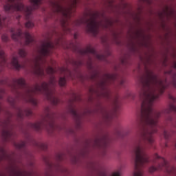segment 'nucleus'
Wrapping results in <instances>:
<instances>
[{
    "label": "nucleus",
    "instance_id": "obj_1",
    "mask_svg": "<svg viewBox=\"0 0 176 176\" xmlns=\"http://www.w3.org/2000/svg\"><path fill=\"white\" fill-rule=\"evenodd\" d=\"M57 45H58V41L56 44L53 43L50 40L43 42L38 49L40 55L34 62V72L35 75L38 76V78H43L45 76V69L47 75L52 76L49 83L43 82L41 85H36L34 87H30L25 83V80L23 78L14 80L12 89L14 90L25 89L26 90L25 95L24 96L25 101L30 102L32 105H34V107L38 105V101L34 98V94H36V93L44 94L47 100L50 101L53 105H57L60 102V99L54 95V86H56L57 81L56 80V78L53 76V74L56 72V70L50 66L45 67L43 65L46 63L44 57L50 56L52 54V50L56 49Z\"/></svg>",
    "mask_w": 176,
    "mask_h": 176
},
{
    "label": "nucleus",
    "instance_id": "obj_2",
    "mask_svg": "<svg viewBox=\"0 0 176 176\" xmlns=\"http://www.w3.org/2000/svg\"><path fill=\"white\" fill-rule=\"evenodd\" d=\"M160 118V113H140L138 122L140 131L138 133L139 140L133 148V159L135 164V172L133 176H144L142 167H145L149 163V157L145 153L146 144H153L152 134L157 133L159 124L157 119Z\"/></svg>",
    "mask_w": 176,
    "mask_h": 176
},
{
    "label": "nucleus",
    "instance_id": "obj_3",
    "mask_svg": "<svg viewBox=\"0 0 176 176\" xmlns=\"http://www.w3.org/2000/svg\"><path fill=\"white\" fill-rule=\"evenodd\" d=\"M78 2L79 0H71L69 6L63 7L58 1H51L53 13L56 16L62 17L60 19V25L65 34H71L72 31L71 24L75 27H82V25H84L87 32L93 34L95 36L98 34V30L100 27L104 28L112 27V21L108 19H105L104 24L102 23V21L97 20L100 17L98 12H90L89 18L85 16L72 22V9H75L78 6Z\"/></svg>",
    "mask_w": 176,
    "mask_h": 176
},
{
    "label": "nucleus",
    "instance_id": "obj_4",
    "mask_svg": "<svg viewBox=\"0 0 176 176\" xmlns=\"http://www.w3.org/2000/svg\"><path fill=\"white\" fill-rule=\"evenodd\" d=\"M8 3L4 6V10L6 13H13V12H23L25 16L28 23H25L26 28H32V10L38 9L39 5L43 3V0H30L32 6H25L21 0H7Z\"/></svg>",
    "mask_w": 176,
    "mask_h": 176
},
{
    "label": "nucleus",
    "instance_id": "obj_5",
    "mask_svg": "<svg viewBox=\"0 0 176 176\" xmlns=\"http://www.w3.org/2000/svg\"><path fill=\"white\" fill-rule=\"evenodd\" d=\"M155 157V163H157V167L151 166L149 168V173H155V171L157 170H160L161 171H164V173H167L169 175L176 176V168L174 166H171L170 164L164 158L159 156L157 154L154 155Z\"/></svg>",
    "mask_w": 176,
    "mask_h": 176
},
{
    "label": "nucleus",
    "instance_id": "obj_6",
    "mask_svg": "<svg viewBox=\"0 0 176 176\" xmlns=\"http://www.w3.org/2000/svg\"><path fill=\"white\" fill-rule=\"evenodd\" d=\"M31 126L32 129H34L36 131H41L43 129H45L47 131H54L56 129L54 118L48 114L47 120L32 124Z\"/></svg>",
    "mask_w": 176,
    "mask_h": 176
},
{
    "label": "nucleus",
    "instance_id": "obj_7",
    "mask_svg": "<svg viewBox=\"0 0 176 176\" xmlns=\"http://www.w3.org/2000/svg\"><path fill=\"white\" fill-rule=\"evenodd\" d=\"M12 38L16 42H21L23 36L25 38V45H28L34 42V37L31 36L28 32L23 33L21 29H18L16 31L14 28H10Z\"/></svg>",
    "mask_w": 176,
    "mask_h": 176
},
{
    "label": "nucleus",
    "instance_id": "obj_8",
    "mask_svg": "<svg viewBox=\"0 0 176 176\" xmlns=\"http://www.w3.org/2000/svg\"><path fill=\"white\" fill-rule=\"evenodd\" d=\"M78 52L80 54H92L95 58H97V60H100V61L105 60V55L98 54V52L91 47H88L83 50H82V49H79Z\"/></svg>",
    "mask_w": 176,
    "mask_h": 176
},
{
    "label": "nucleus",
    "instance_id": "obj_9",
    "mask_svg": "<svg viewBox=\"0 0 176 176\" xmlns=\"http://www.w3.org/2000/svg\"><path fill=\"white\" fill-rule=\"evenodd\" d=\"M1 135L6 141H8V140L12 138V136L13 135V131L9 129V121L4 123V129H3Z\"/></svg>",
    "mask_w": 176,
    "mask_h": 176
},
{
    "label": "nucleus",
    "instance_id": "obj_10",
    "mask_svg": "<svg viewBox=\"0 0 176 176\" xmlns=\"http://www.w3.org/2000/svg\"><path fill=\"white\" fill-rule=\"evenodd\" d=\"M118 79V76L116 74H105L103 80L100 82V86L102 87H105L108 82H115Z\"/></svg>",
    "mask_w": 176,
    "mask_h": 176
},
{
    "label": "nucleus",
    "instance_id": "obj_11",
    "mask_svg": "<svg viewBox=\"0 0 176 176\" xmlns=\"http://www.w3.org/2000/svg\"><path fill=\"white\" fill-rule=\"evenodd\" d=\"M12 64L16 69H21V68H27V62L19 63V56H14L12 60Z\"/></svg>",
    "mask_w": 176,
    "mask_h": 176
},
{
    "label": "nucleus",
    "instance_id": "obj_12",
    "mask_svg": "<svg viewBox=\"0 0 176 176\" xmlns=\"http://www.w3.org/2000/svg\"><path fill=\"white\" fill-rule=\"evenodd\" d=\"M24 116H32V110L31 109H19L18 118L19 119H23Z\"/></svg>",
    "mask_w": 176,
    "mask_h": 176
},
{
    "label": "nucleus",
    "instance_id": "obj_13",
    "mask_svg": "<svg viewBox=\"0 0 176 176\" xmlns=\"http://www.w3.org/2000/svg\"><path fill=\"white\" fill-rule=\"evenodd\" d=\"M96 145L98 146V148H101V146L105 148L107 146V138H104L103 140H96Z\"/></svg>",
    "mask_w": 176,
    "mask_h": 176
},
{
    "label": "nucleus",
    "instance_id": "obj_14",
    "mask_svg": "<svg viewBox=\"0 0 176 176\" xmlns=\"http://www.w3.org/2000/svg\"><path fill=\"white\" fill-rule=\"evenodd\" d=\"M0 58L1 60L2 67H6V56H5V52H3V50H0Z\"/></svg>",
    "mask_w": 176,
    "mask_h": 176
},
{
    "label": "nucleus",
    "instance_id": "obj_15",
    "mask_svg": "<svg viewBox=\"0 0 176 176\" xmlns=\"http://www.w3.org/2000/svg\"><path fill=\"white\" fill-rule=\"evenodd\" d=\"M70 112L72 115L74 116V118H76V120H79L80 119V116L75 109H72L70 110Z\"/></svg>",
    "mask_w": 176,
    "mask_h": 176
},
{
    "label": "nucleus",
    "instance_id": "obj_16",
    "mask_svg": "<svg viewBox=\"0 0 176 176\" xmlns=\"http://www.w3.org/2000/svg\"><path fill=\"white\" fill-rule=\"evenodd\" d=\"M171 112H176V106L174 103H170L168 110H166V113H171Z\"/></svg>",
    "mask_w": 176,
    "mask_h": 176
},
{
    "label": "nucleus",
    "instance_id": "obj_17",
    "mask_svg": "<svg viewBox=\"0 0 176 176\" xmlns=\"http://www.w3.org/2000/svg\"><path fill=\"white\" fill-rule=\"evenodd\" d=\"M101 97H103V98H107L108 100L111 97V94L108 91H104L101 94Z\"/></svg>",
    "mask_w": 176,
    "mask_h": 176
},
{
    "label": "nucleus",
    "instance_id": "obj_18",
    "mask_svg": "<svg viewBox=\"0 0 176 176\" xmlns=\"http://www.w3.org/2000/svg\"><path fill=\"white\" fill-rule=\"evenodd\" d=\"M25 142H21L20 143L15 144V146L18 149H23V148H25Z\"/></svg>",
    "mask_w": 176,
    "mask_h": 176
},
{
    "label": "nucleus",
    "instance_id": "obj_19",
    "mask_svg": "<svg viewBox=\"0 0 176 176\" xmlns=\"http://www.w3.org/2000/svg\"><path fill=\"white\" fill-rule=\"evenodd\" d=\"M19 54L20 57H22V58H25V56H27V52H25V50L23 49H20L19 50Z\"/></svg>",
    "mask_w": 176,
    "mask_h": 176
},
{
    "label": "nucleus",
    "instance_id": "obj_20",
    "mask_svg": "<svg viewBox=\"0 0 176 176\" xmlns=\"http://www.w3.org/2000/svg\"><path fill=\"white\" fill-rule=\"evenodd\" d=\"M65 83H67V80L65 79V77H60L59 79V85L65 86Z\"/></svg>",
    "mask_w": 176,
    "mask_h": 176
},
{
    "label": "nucleus",
    "instance_id": "obj_21",
    "mask_svg": "<svg viewBox=\"0 0 176 176\" xmlns=\"http://www.w3.org/2000/svg\"><path fill=\"white\" fill-rule=\"evenodd\" d=\"M1 39L3 42H8V41H9V36H8L6 34H3L1 36Z\"/></svg>",
    "mask_w": 176,
    "mask_h": 176
},
{
    "label": "nucleus",
    "instance_id": "obj_22",
    "mask_svg": "<svg viewBox=\"0 0 176 176\" xmlns=\"http://www.w3.org/2000/svg\"><path fill=\"white\" fill-rule=\"evenodd\" d=\"M164 137L166 140H168V138H170V133H168L167 131H164Z\"/></svg>",
    "mask_w": 176,
    "mask_h": 176
},
{
    "label": "nucleus",
    "instance_id": "obj_23",
    "mask_svg": "<svg viewBox=\"0 0 176 176\" xmlns=\"http://www.w3.org/2000/svg\"><path fill=\"white\" fill-rule=\"evenodd\" d=\"M82 64V60H77L74 62V65H76V67H80Z\"/></svg>",
    "mask_w": 176,
    "mask_h": 176
},
{
    "label": "nucleus",
    "instance_id": "obj_24",
    "mask_svg": "<svg viewBox=\"0 0 176 176\" xmlns=\"http://www.w3.org/2000/svg\"><path fill=\"white\" fill-rule=\"evenodd\" d=\"M116 135L118 137H122V131L120 129H118L116 131Z\"/></svg>",
    "mask_w": 176,
    "mask_h": 176
},
{
    "label": "nucleus",
    "instance_id": "obj_25",
    "mask_svg": "<svg viewBox=\"0 0 176 176\" xmlns=\"http://www.w3.org/2000/svg\"><path fill=\"white\" fill-rule=\"evenodd\" d=\"M168 98L169 100H171L173 102H176V98L174 96L168 95Z\"/></svg>",
    "mask_w": 176,
    "mask_h": 176
},
{
    "label": "nucleus",
    "instance_id": "obj_26",
    "mask_svg": "<svg viewBox=\"0 0 176 176\" xmlns=\"http://www.w3.org/2000/svg\"><path fill=\"white\" fill-rule=\"evenodd\" d=\"M153 0H143V2H146L148 5H151Z\"/></svg>",
    "mask_w": 176,
    "mask_h": 176
},
{
    "label": "nucleus",
    "instance_id": "obj_27",
    "mask_svg": "<svg viewBox=\"0 0 176 176\" xmlns=\"http://www.w3.org/2000/svg\"><path fill=\"white\" fill-rule=\"evenodd\" d=\"M67 71L71 79H74V77H72V73L71 72V71L68 70V69H67Z\"/></svg>",
    "mask_w": 176,
    "mask_h": 176
},
{
    "label": "nucleus",
    "instance_id": "obj_28",
    "mask_svg": "<svg viewBox=\"0 0 176 176\" xmlns=\"http://www.w3.org/2000/svg\"><path fill=\"white\" fill-rule=\"evenodd\" d=\"M6 156V154H5V153H3L2 157L0 156V162H1V160H3V157H5Z\"/></svg>",
    "mask_w": 176,
    "mask_h": 176
},
{
    "label": "nucleus",
    "instance_id": "obj_29",
    "mask_svg": "<svg viewBox=\"0 0 176 176\" xmlns=\"http://www.w3.org/2000/svg\"><path fill=\"white\" fill-rule=\"evenodd\" d=\"M113 176H120V173H114L113 174Z\"/></svg>",
    "mask_w": 176,
    "mask_h": 176
},
{
    "label": "nucleus",
    "instance_id": "obj_30",
    "mask_svg": "<svg viewBox=\"0 0 176 176\" xmlns=\"http://www.w3.org/2000/svg\"><path fill=\"white\" fill-rule=\"evenodd\" d=\"M74 39H78V33H75L74 35Z\"/></svg>",
    "mask_w": 176,
    "mask_h": 176
},
{
    "label": "nucleus",
    "instance_id": "obj_31",
    "mask_svg": "<svg viewBox=\"0 0 176 176\" xmlns=\"http://www.w3.org/2000/svg\"><path fill=\"white\" fill-rule=\"evenodd\" d=\"M123 83H124V80H120V85L121 86H123Z\"/></svg>",
    "mask_w": 176,
    "mask_h": 176
},
{
    "label": "nucleus",
    "instance_id": "obj_32",
    "mask_svg": "<svg viewBox=\"0 0 176 176\" xmlns=\"http://www.w3.org/2000/svg\"><path fill=\"white\" fill-rule=\"evenodd\" d=\"M173 68L176 69V61L173 63Z\"/></svg>",
    "mask_w": 176,
    "mask_h": 176
},
{
    "label": "nucleus",
    "instance_id": "obj_33",
    "mask_svg": "<svg viewBox=\"0 0 176 176\" xmlns=\"http://www.w3.org/2000/svg\"><path fill=\"white\" fill-rule=\"evenodd\" d=\"M173 86L176 88V81L175 80H173Z\"/></svg>",
    "mask_w": 176,
    "mask_h": 176
},
{
    "label": "nucleus",
    "instance_id": "obj_34",
    "mask_svg": "<svg viewBox=\"0 0 176 176\" xmlns=\"http://www.w3.org/2000/svg\"><path fill=\"white\" fill-rule=\"evenodd\" d=\"M0 85H3V80H0Z\"/></svg>",
    "mask_w": 176,
    "mask_h": 176
},
{
    "label": "nucleus",
    "instance_id": "obj_35",
    "mask_svg": "<svg viewBox=\"0 0 176 176\" xmlns=\"http://www.w3.org/2000/svg\"><path fill=\"white\" fill-rule=\"evenodd\" d=\"M63 71H65V69H63Z\"/></svg>",
    "mask_w": 176,
    "mask_h": 176
},
{
    "label": "nucleus",
    "instance_id": "obj_36",
    "mask_svg": "<svg viewBox=\"0 0 176 176\" xmlns=\"http://www.w3.org/2000/svg\"><path fill=\"white\" fill-rule=\"evenodd\" d=\"M169 74H171V72H169Z\"/></svg>",
    "mask_w": 176,
    "mask_h": 176
},
{
    "label": "nucleus",
    "instance_id": "obj_37",
    "mask_svg": "<svg viewBox=\"0 0 176 176\" xmlns=\"http://www.w3.org/2000/svg\"><path fill=\"white\" fill-rule=\"evenodd\" d=\"M175 76H176V74H175Z\"/></svg>",
    "mask_w": 176,
    "mask_h": 176
}]
</instances>
